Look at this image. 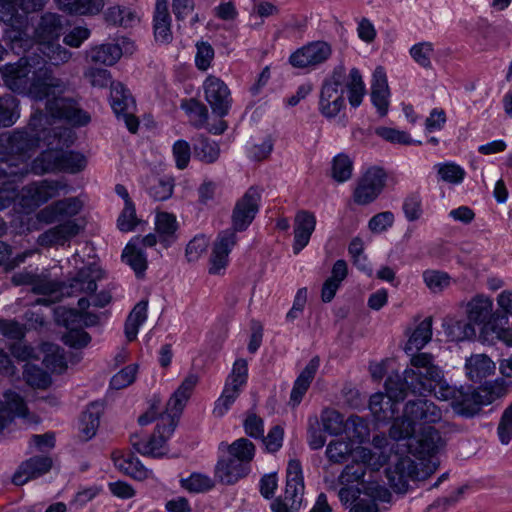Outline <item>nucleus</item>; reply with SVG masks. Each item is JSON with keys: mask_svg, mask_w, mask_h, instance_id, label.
I'll use <instances>...</instances> for the list:
<instances>
[{"mask_svg": "<svg viewBox=\"0 0 512 512\" xmlns=\"http://www.w3.org/2000/svg\"><path fill=\"white\" fill-rule=\"evenodd\" d=\"M389 87L383 68L378 67L373 73L371 100L380 116H385L389 107Z\"/></svg>", "mask_w": 512, "mask_h": 512, "instance_id": "bb28decb", "label": "nucleus"}, {"mask_svg": "<svg viewBox=\"0 0 512 512\" xmlns=\"http://www.w3.org/2000/svg\"><path fill=\"white\" fill-rule=\"evenodd\" d=\"M59 7L70 14L95 15L104 7V0H58Z\"/></svg>", "mask_w": 512, "mask_h": 512, "instance_id": "4c0bfd02", "label": "nucleus"}, {"mask_svg": "<svg viewBox=\"0 0 512 512\" xmlns=\"http://www.w3.org/2000/svg\"><path fill=\"white\" fill-rule=\"evenodd\" d=\"M248 380V364L245 359H237L227 376L223 391L220 397L215 401L213 414L217 417H223L236 399L239 397Z\"/></svg>", "mask_w": 512, "mask_h": 512, "instance_id": "ddd939ff", "label": "nucleus"}, {"mask_svg": "<svg viewBox=\"0 0 512 512\" xmlns=\"http://www.w3.org/2000/svg\"><path fill=\"white\" fill-rule=\"evenodd\" d=\"M366 471L365 464L362 463L361 459L355 460L351 464L346 465L339 476V481L343 485L361 483L362 491L365 495L378 499L381 502H389L391 499L390 491L370 476L368 480H365Z\"/></svg>", "mask_w": 512, "mask_h": 512, "instance_id": "4468645a", "label": "nucleus"}, {"mask_svg": "<svg viewBox=\"0 0 512 512\" xmlns=\"http://www.w3.org/2000/svg\"><path fill=\"white\" fill-rule=\"evenodd\" d=\"M396 405L384 393H375L370 397L369 409L378 422L392 419L397 412Z\"/></svg>", "mask_w": 512, "mask_h": 512, "instance_id": "e433bc0d", "label": "nucleus"}, {"mask_svg": "<svg viewBox=\"0 0 512 512\" xmlns=\"http://www.w3.org/2000/svg\"><path fill=\"white\" fill-rule=\"evenodd\" d=\"M332 51L328 42L312 41L294 51L289 63L295 68L315 70L330 59Z\"/></svg>", "mask_w": 512, "mask_h": 512, "instance_id": "dca6fc26", "label": "nucleus"}, {"mask_svg": "<svg viewBox=\"0 0 512 512\" xmlns=\"http://www.w3.org/2000/svg\"><path fill=\"white\" fill-rule=\"evenodd\" d=\"M224 447L227 455L219 458L215 467V478L222 484L232 485L249 474L255 445L247 438H239L230 445L221 442L219 448Z\"/></svg>", "mask_w": 512, "mask_h": 512, "instance_id": "423d86ee", "label": "nucleus"}, {"mask_svg": "<svg viewBox=\"0 0 512 512\" xmlns=\"http://www.w3.org/2000/svg\"><path fill=\"white\" fill-rule=\"evenodd\" d=\"M386 180L387 174L383 168L377 166L368 168L354 190V202L358 205H368L375 201L382 193Z\"/></svg>", "mask_w": 512, "mask_h": 512, "instance_id": "a211bd4d", "label": "nucleus"}, {"mask_svg": "<svg viewBox=\"0 0 512 512\" xmlns=\"http://www.w3.org/2000/svg\"><path fill=\"white\" fill-rule=\"evenodd\" d=\"M36 188L31 183L18 189L17 204L25 213H31L41 206L36 196Z\"/></svg>", "mask_w": 512, "mask_h": 512, "instance_id": "e2e57ef3", "label": "nucleus"}, {"mask_svg": "<svg viewBox=\"0 0 512 512\" xmlns=\"http://www.w3.org/2000/svg\"><path fill=\"white\" fill-rule=\"evenodd\" d=\"M181 109L188 115L189 122L193 127L201 129L206 126L209 113L203 103L195 98L185 99L181 102Z\"/></svg>", "mask_w": 512, "mask_h": 512, "instance_id": "ea45409f", "label": "nucleus"}, {"mask_svg": "<svg viewBox=\"0 0 512 512\" xmlns=\"http://www.w3.org/2000/svg\"><path fill=\"white\" fill-rule=\"evenodd\" d=\"M345 108L344 90L331 85H322L319 96V111L327 119L335 118Z\"/></svg>", "mask_w": 512, "mask_h": 512, "instance_id": "a878e982", "label": "nucleus"}, {"mask_svg": "<svg viewBox=\"0 0 512 512\" xmlns=\"http://www.w3.org/2000/svg\"><path fill=\"white\" fill-rule=\"evenodd\" d=\"M332 178L339 182H345L352 176L353 162L346 154L340 153L332 161Z\"/></svg>", "mask_w": 512, "mask_h": 512, "instance_id": "6e6d98bb", "label": "nucleus"}, {"mask_svg": "<svg viewBox=\"0 0 512 512\" xmlns=\"http://www.w3.org/2000/svg\"><path fill=\"white\" fill-rule=\"evenodd\" d=\"M29 174L25 165L19 166L15 163H9L7 160L0 159V211L9 208L17 202L18 185Z\"/></svg>", "mask_w": 512, "mask_h": 512, "instance_id": "2eb2a0df", "label": "nucleus"}, {"mask_svg": "<svg viewBox=\"0 0 512 512\" xmlns=\"http://www.w3.org/2000/svg\"><path fill=\"white\" fill-rule=\"evenodd\" d=\"M99 279V271L95 267L89 266L80 269L76 276L70 280L69 286L44 278L34 281L32 290L36 294L49 296L54 301L64 294H91L96 291V282Z\"/></svg>", "mask_w": 512, "mask_h": 512, "instance_id": "9d476101", "label": "nucleus"}, {"mask_svg": "<svg viewBox=\"0 0 512 512\" xmlns=\"http://www.w3.org/2000/svg\"><path fill=\"white\" fill-rule=\"evenodd\" d=\"M81 231L77 220H67L44 231L38 237V244L43 247L64 246Z\"/></svg>", "mask_w": 512, "mask_h": 512, "instance_id": "4be33fe9", "label": "nucleus"}, {"mask_svg": "<svg viewBox=\"0 0 512 512\" xmlns=\"http://www.w3.org/2000/svg\"><path fill=\"white\" fill-rule=\"evenodd\" d=\"M495 369V363L485 354L472 355L465 363L466 375L474 382L494 374Z\"/></svg>", "mask_w": 512, "mask_h": 512, "instance_id": "7c9ffc66", "label": "nucleus"}, {"mask_svg": "<svg viewBox=\"0 0 512 512\" xmlns=\"http://www.w3.org/2000/svg\"><path fill=\"white\" fill-rule=\"evenodd\" d=\"M123 261L129 265L139 277L147 269V256L140 247L139 237L133 238L124 248Z\"/></svg>", "mask_w": 512, "mask_h": 512, "instance_id": "2f4dec72", "label": "nucleus"}, {"mask_svg": "<svg viewBox=\"0 0 512 512\" xmlns=\"http://www.w3.org/2000/svg\"><path fill=\"white\" fill-rule=\"evenodd\" d=\"M375 132L379 137L393 144L410 145L414 143L407 132L395 128L378 127Z\"/></svg>", "mask_w": 512, "mask_h": 512, "instance_id": "69168bd1", "label": "nucleus"}, {"mask_svg": "<svg viewBox=\"0 0 512 512\" xmlns=\"http://www.w3.org/2000/svg\"><path fill=\"white\" fill-rule=\"evenodd\" d=\"M3 80L15 93L36 101L46 99L45 108L54 119L64 120L74 126H84L90 122V115L79 107L74 98L63 96L68 84L54 76L49 67L43 66L31 71L27 61L23 64L20 60L18 64L6 66Z\"/></svg>", "mask_w": 512, "mask_h": 512, "instance_id": "f257e3e1", "label": "nucleus"}, {"mask_svg": "<svg viewBox=\"0 0 512 512\" xmlns=\"http://www.w3.org/2000/svg\"><path fill=\"white\" fill-rule=\"evenodd\" d=\"M52 467V459L48 456H34L23 462L12 477V482L21 486L30 479L47 473Z\"/></svg>", "mask_w": 512, "mask_h": 512, "instance_id": "393cba45", "label": "nucleus"}, {"mask_svg": "<svg viewBox=\"0 0 512 512\" xmlns=\"http://www.w3.org/2000/svg\"><path fill=\"white\" fill-rule=\"evenodd\" d=\"M103 409V403L95 401L90 403L83 412L81 417V432L86 440L91 439L96 434Z\"/></svg>", "mask_w": 512, "mask_h": 512, "instance_id": "f704fd0d", "label": "nucleus"}, {"mask_svg": "<svg viewBox=\"0 0 512 512\" xmlns=\"http://www.w3.org/2000/svg\"><path fill=\"white\" fill-rule=\"evenodd\" d=\"M64 28V23L60 15L47 12L40 18L37 26V33L43 40L57 39Z\"/></svg>", "mask_w": 512, "mask_h": 512, "instance_id": "58836bf2", "label": "nucleus"}, {"mask_svg": "<svg viewBox=\"0 0 512 512\" xmlns=\"http://www.w3.org/2000/svg\"><path fill=\"white\" fill-rule=\"evenodd\" d=\"M122 55V50L118 44H102L92 48L89 52V57L92 62L113 65Z\"/></svg>", "mask_w": 512, "mask_h": 512, "instance_id": "49530a36", "label": "nucleus"}, {"mask_svg": "<svg viewBox=\"0 0 512 512\" xmlns=\"http://www.w3.org/2000/svg\"><path fill=\"white\" fill-rule=\"evenodd\" d=\"M155 226L159 242L164 247L170 246L176 239L177 221L175 216L167 212L158 213Z\"/></svg>", "mask_w": 512, "mask_h": 512, "instance_id": "c9c22d12", "label": "nucleus"}, {"mask_svg": "<svg viewBox=\"0 0 512 512\" xmlns=\"http://www.w3.org/2000/svg\"><path fill=\"white\" fill-rule=\"evenodd\" d=\"M440 400H450L453 410L461 416L473 417L484 405L491 404L501 396V389L489 382L478 389L450 386L448 383L435 391Z\"/></svg>", "mask_w": 512, "mask_h": 512, "instance_id": "39448f33", "label": "nucleus"}, {"mask_svg": "<svg viewBox=\"0 0 512 512\" xmlns=\"http://www.w3.org/2000/svg\"><path fill=\"white\" fill-rule=\"evenodd\" d=\"M110 104L117 118L125 122L131 133H136L139 127V121L135 116L136 103L123 83H111Z\"/></svg>", "mask_w": 512, "mask_h": 512, "instance_id": "f3484780", "label": "nucleus"}, {"mask_svg": "<svg viewBox=\"0 0 512 512\" xmlns=\"http://www.w3.org/2000/svg\"><path fill=\"white\" fill-rule=\"evenodd\" d=\"M5 401L0 402V433L14 417H25L27 407L20 395L15 392H7L4 395Z\"/></svg>", "mask_w": 512, "mask_h": 512, "instance_id": "cd10ccee", "label": "nucleus"}, {"mask_svg": "<svg viewBox=\"0 0 512 512\" xmlns=\"http://www.w3.org/2000/svg\"><path fill=\"white\" fill-rule=\"evenodd\" d=\"M174 181L170 177L151 176L147 178L146 190L156 201H165L173 194Z\"/></svg>", "mask_w": 512, "mask_h": 512, "instance_id": "a19ab883", "label": "nucleus"}, {"mask_svg": "<svg viewBox=\"0 0 512 512\" xmlns=\"http://www.w3.org/2000/svg\"><path fill=\"white\" fill-rule=\"evenodd\" d=\"M194 154L202 162L210 164L219 158L220 148L215 141L200 135L194 142Z\"/></svg>", "mask_w": 512, "mask_h": 512, "instance_id": "8fccbe9b", "label": "nucleus"}, {"mask_svg": "<svg viewBox=\"0 0 512 512\" xmlns=\"http://www.w3.org/2000/svg\"><path fill=\"white\" fill-rule=\"evenodd\" d=\"M197 383L196 375L190 374L185 377L169 398L166 409L159 417L155 430L148 441H142L137 434L130 436V443L138 453L155 458L165 454V444L174 433L179 417Z\"/></svg>", "mask_w": 512, "mask_h": 512, "instance_id": "f03ea898", "label": "nucleus"}, {"mask_svg": "<svg viewBox=\"0 0 512 512\" xmlns=\"http://www.w3.org/2000/svg\"><path fill=\"white\" fill-rule=\"evenodd\" d=\"M467 320H459L453 324L450 334L456 341L471 340L476 336L475 326L480 330L495 320L507 324L506 314L493 313V302L489 297L476 295L466 304Z\"/></svg>", "mask_w": 512, "mask_h": 512, "instance_id": "6e6552de", "label": "nucleus"}, {"mask_svg": "<svg viewBox=\"0 0 512 512\" xmlns=\"http://www.w3.org/2000/svg\"><path fill=\"white\" fill-rule=\"evenodd\" d=\"M205 100L214 114L224 117L229 113L232 98L228 86L220 78L209 75L203 82Z\"/></svg>", "mask_w": 512, "mask_h": 512, "instance_id": "6ab92c4d", "label": "nucleus"}, {"mask_svg": "<svg viewBox=\"0 0 512 512\" xmlns=\"http://www.w3.org/2000/svg\"><path fill=\"white\" fill-rule=\"evenodd\" d=\"M411 58L423 69H432L431 58L434 53V46L431 42H419L409 50Z\"/></svg>", "mask_w": 512, "mask_h": 512, "instance_id": "5fc2aeb1", "label": "nucleus"}, {"mask_svg": "<svg viewBox=\"0 0 512 512\" xmlns=\"http://www.w3.org/2000/svg\"><path fill=\"white\" fill-rule=\"evenodd\" d=\"M114 465L126 475L136 479L144 480L149 477L151 471L148 470L141 461L133 454L114 456Z\"/></svg>", "mask_w": 512, "mask_h": 512, "instance_id": "72a5a7b5", "label": "nucleus"}, {"mask_svg": "<svg viewBox=\"0 0 512 512\" xmlns=\"http://www.w3.org/2000/svg\"><path fill=\"white\" fill-rule=\"evenodd\" d=\"M31 185L36 188V196L41 205L69 190L68 184L61 180L44 179L31 182Z\"/></svg>", "mask_w": 512, "mask_h": 512, "instance_id": "473e14b6", "label": "nucleus"}, {"mask_svg": "<svg viewBox=\"0 0 512 512\" xmlns=\"http://www.w3.org/2000/svg\"><path fill=\"white\" fill-rule=\"evenodd\" d=\"M500 322L492 321L485 325L480 332V339L483 342L494 343L495 340L503 341L512 346V327L503 328Z\"/></svg>", "mask_w": 512, "mask_h": 512, "instance_id": "09e8293b", "label": "nucleus"}, {"mask_svg": "<svg viewBox=\"0 0 512 512\" xmlns=\"http://www.w3.org/2000/svg\"><path fill=\"white\" fill-rule=\"evenodd\" d=\"M407 447L410 454L419 459L434 455L443 445L439 432L431 425L420 428V431L407 437Z\"/></svg>", "mask_w": 512, "mask_h": 512, "instance_id": "aec40b11", "label": "nucleus"}, {"mask_svg": "<svg viewBox=\"0 0 512 512\" xmlns=\"http://www.w3.org/2000/svg\"><path fill=\"white\" fill-rule=\"evenodd\" d=\"M286 472L284 496L276 498L271 503L273 512H298L302 506L304 481L300 461L290 460Z\"/></svg>", "mask_w": 512, "mask_h": 512, "instance_id": "9b49d317", "label": "nucleus"}, {"mask_svg": "<svg viewBox=\"0 0 512 512\" xmlns=\"http://www.w3.org/2000/svg\"><path fill=\"white\" fill-rule=\"evenodd\" d=\"M63 321L66 327L69 326H95L99 322V316L92 312H78L77 309H68L63 313Z\"/></svg>", "mask_w": 512, "mask_h": 512, "instance_id": "864d4df0", "label": "nucleus"}, {"mask_svg": "<svg viewBox=\"0 0 512 512\" xmlns=\"http://www.w3.org/2000/svg\"><path fill=\"white\" fill-rule=\"evenodd\" d=\"M60 172L78 173L86 166L85 157L74 151H60Z\"/></svg>", "mask_w": 512, "mask_h": 512, "instance_id": "4d7b16f0", "label": "nucleus"}, {"mask_svg": "<svg viewBox=\"0 0 512 512\" xmlns=\"http://www.w3.org/2000/svg\"><path fill=\"white\" fill-rule=\"evenodd\" d=\"M71 131L67 129H51L48 130L45 139H42L49 147L41 152L32 162L29 172L35 175H43L47 173L60 172V151L64 145L68 146V141L64 136L70 137Z\"/></svg>", "mask_w": 512, "mask_h": 512, "instance_id": "f8f14e48", "label": "nucleus"}, {"mask_svg": "<svg viewBox=\"0 0 512 512\" xmlns=\"http://www.w3.org/2000/svg\"><path fill=\"white\" fill-rule=\"evenodd\" d=\"M353 452L352 443L343 439L331 441L326 449V456L333 463H342Z\"/></svg>", "mask_w": 512, "mask_h": 512, "instance_id": "bf43d9fd", "label": "nucleus"}, {"mask_svg": "<svg viewBox=\"0 0 512 512\" xmlns=\"http://www.w3.org/2000/svg\"><path fill=\"white\" fill-rule=\"evenodd\" d=\"M385 390L388 399L392 400L395 405L403 401L407 391H410V385L406 383V370L402 375L398 373L389 375L385 381Z\"/></svg>", "mask_w": 512, "mask_h": 512, "instance_id": "37998d69", "label": "nucleus"}, {"mask_svg": "<svg viewBox=\"0 0 512 512\" xmlns=\"http://www.w3.org/2000/svg\"><path fill=\"white\" fill-rule=\"evenodd\" d=\"M497 433L502 444L507 445L512 439V403L504 410Z\"/></svg>", "mask_w": 512, "mask_h": 512, "instance_id": "774afa93", "label": "nucleus"}, {"mask_svg": "<svg viewBox=\"0 0 512 512\" xmlns=\"http://www.w3.org/2000/svg\"><path fill=\"white\" fill-rule=\"evenodd\" d=\"M153 22L156 41L165 44L170 43L172 41V31L167 0H156Z\"/></svg>", "mask_w": 512, "mask_h": 512, "instance_id": "c756f323", "label": "nucleus"}, {"mask_svg": "<svg viewBox=\"0 0 512 512\" xmlns=\"http://www.w3.org/2000/svg\"><path fill=\"white\" fill-rule=\"evenodd\" d=\"M355 457L361 459L366 470L370 471V477L374 479L373 473L379 471L388 462L389 454L388 451H373L365 447H359L355 451Z\"/></svg>", "mask_w": 512, "mask_h": 512, "instance_id": "79ce46f5", "label": "nucleus"}, {"mask_svg": "<svg viewBox=\"0 0 512 512\" xmlns=\"http://www.w3.org/2000/svg\"><path fill=\"white\" fill-rule=\"evenodd\" d=\"M19 117L18 99L10 93L0 96V127L12 126Z\"/></svg>", "mask_w": 512, "mask_h": 512, "instance_id": "a18cd8bd", "label": "nucleus"}, {"mask_svg": "<svg viewBox=\"0 0 512 512\" xmlns=\"http://www.w3.org/2000/svg\"><path fill=\"white\" fill-rule=\"evenodd\" d=\"M406 383L414 394H430L438 387L447 384L442 369L434 363L430 353L420 352L412 355L410 367L406 369Z\"/></svg>", "mask_w": 512, "mask_h": 512, "instance_id": "1a4fd4ad", "label": "nucleus"}, {"mask_svg": "<svg viewBox=\"0 0 512 512\" xmlns=\"http://www.w3.org/2000/svg\"><path fill=\"white\" fill-rule=\"evenodd\" d=\"M416 475V465L409 457L399 458L393 467L386 469L388 482L397 493H405L409 486V480Z\"/></svg>", "mask_w": 512, "mask_h": 512, "instance_id": "5701e85b", "label": "nucleus"}, {"mask_svg": "<svg viewBox=\"0 0 512 512\" xmlns=\"http://www.w3.org/2000/svg\"><path fill=\"white\" fill-rule=\"evenodd\" d=\"M261 193L257 187H250L236 202L232 212V227L218 233L212 248L209 273L219 274L228 264V257L237 244V232L245 231L259 211Z\"/></svg>", "mask_w": 512, "mask_h": 512, "instance_id": "7ed1b4c3", "label": "nucleus"}, {"mask_svg": "<svg viewBox=\"0 0 512 512\" xmlns=\"http://www.w3.org/2000/svg\"><path fill=\"white\" fill-rule=\"evenodd\" d=\"M105 20L109 24L127 28L134 26L139 21V18L130 8L113 6L109 7L105 12Z\"/></svg>", "mask_w": 512, "mask_h": 512, "instance_id": "de8ad7c7", "label": "nucleus"}, {"mask_svg": "<svg viewBox=\"0 0 512 512\" xmlns=\"http://www.w3.org/2000/svg\"><path fill=\"white\" fill-rule=\"evenodd\" d=\"M321 422L324 431L331 435H338L344 430L343 416L334 409H324L321 413Z\"/></svg>", "mask_w": 512, "mask_h": 512, "instance_id": "052dcab7", "label": "nucleus"}, {"mask_svg": "<svg viewBox=\"0 0 512 512\" xmlns=\"http://www.w3.org/2000/svg\"><path fill=\"white\" fill-rule=\"evenodd\" d=\"M423 280L429 290L433 293H440L451 284V277L448 273L439 270H426L423 272Z\"/></svg>", "mask_w": 512, "mask_h": 512, "instance_id": "13d9d810", "label": "nucleus"}, {"mask_svg": "<svg viewBox=\"0 0 512 512\" xmlns=\"http://www.w3.org/2000/svg\"><path fill=\"white\" fill-rule=\"evenodd\" d=\"M346 87L349 92L348 100L350 105L354 108L358 107L365 95V85L357 68L350 70Z\"/></svg>", "mask_w": 512, "mask_h": 512, "instance_id": "3c124183", "label": "nucleus"}, {"mask_svg": "<svg viewBox=\"0 0 512 512\" xmlns=\"http://www.w3.org/2000/svg\"><path fill=\"white\" fill-rule=\"evenodd\" d=\"M23 376L26 382L33 387L47 388L51 383V378L47 372L29 363L25 364Z\"/></svg>", "mask_w": 512, "mask_h": 512, "instance_id": "680f3d73", "label": "nucleus"}, {"mask_svg": "<svg viewBox=\"0 0 512 512\" xmlns=\"http://www.w3.org/2000/svg\"><path fill=\"white\" fill-rule=\"evenodd\" d=\"M180 482L184 489L193 493L206 492L214 486L210 477L200 473H193L188 478L181 479Z\"/></svg>", "mask_w": 512, "mask_h": 512, "instance_id": "0e129e2a", "label": "nucleus"}, {"mask_svg": "<svg viewBox=\"0 0 512 512\" xmlns=\"http://www.w3.org/2000/svg\"><path fill=\"white\" fill-rule=\"evenodd\" d=\"M83 203L78 197H68L45 206L37 214L39 222L52 224L73 220L80 213Z\"/></svg>", "mask_w": 512, "mask_h": 512, "instance_id": "412c9836", "label": "nucleus"}, {"mask_svg": "<svg viewBox=\"0 0 512 512\" xmlns=\"http://www.w3.org/2000/svg\"><path fill=\"white\" fill-rule=\"evenodd\" d=\"M441 419V409L434 402L427 399L410 400L405 405L403 417L392 423L390 438L395 441L404 440L414 434L416 425L432 426Z\"/></svg>", "mask_w": 512, "mask_h": 512, "instance_id": "0eeeda50", "label": "nucleus"}, {"mask_svg": "<svg viewBox=\"0 0 512 512\" xmlns=\"http://www.w3.org/2000/svg\"><path fill=\"white\" fill-rule=\"evenodd\" d=\"M293 252L299 254L309 243L316 228V217L312 212L300 210L294 218Z\"/></svg>", "mask_w": 512, "mask_h": 512, "instance_id": "b1692460", "label": "nucleus"}, {"mask_svg": "<svg viewBox=\"0 0 512 512\" xmlns=\"http://www.w3.org/2000/svg\"><path fill=\"white\" fill-rule=\"evenodd\" d=\"M439 180L450 183L460 184L465 177V170L454 162L438 163L434 166Z\"/></svg>", "mask_w": 512, "mask_h": 512, "instance_id": "603ef678", "label": "nucleus"}, {"mask_svg": "<svg viewBox=\"0 0 512 512\" xmlns=\"http://www.w3.org/2000/svg\"><path fill=\"white\" fill-rule=\"evenodd\" d=\"M431 338L432 319L429 317L425 318L417 325L405 346V351L407 353L414 350L419 351L431 340Z\"/></svg>", "mask_w": 512, "mask_h": 512, "instance_id": "c03bdc74", "label": "nucleus"}, {"mask_svg": "<svg viewBox=\"0 0 512 512\" xmlns=\"http://www.w3.org/2000/svg\"><path fill=\"white\" fill-rule=\"evenodd\" d=\"M47 122V115L41 110L35 111L29 119L25 128L15 129L9 133L0 134V155L16 156V162L12 159H5L9 163H15L20 167L25 165L29 170L26 159L39 146L48 131L44 124Z\"/></svg>", "mask_w": 512, "mask_h": 512, "instance_id": "20e7f679", "label": "nucleus"}, {"mask_svg": "<svg viewBox=\"0 0 512 512\" xmlns=\"http://www.w3.org/2000/svg\"><path fill=\"white\" fill-rule=\"evenodd\" d=\"M319 366V357H313L294 381V385L290 394V401L294 406H297L302 401L303 396L306 394L308 388L310 387V384L314 379Z\"/></svg>", "mask_w": 512, "mask_h": 512, "instance_id": "c85d7f7f", "label": "nucleus"}, {"mask_svg": "<svg viewBox=\"0 0 512 512\" xmlns=\"http://www.w3.org/2000/svg\"><path fill=\"white\" fill-rule=\"evenodd\" d=\"M395 217L391 211H383L375 214L368 222L369 230L374 234L387 231L394 224Z\"/></svg>", "mask_w": 512, "mask_h": 512, "instance_id": "338daca9", "label": "nucleus"}]
</instances>
